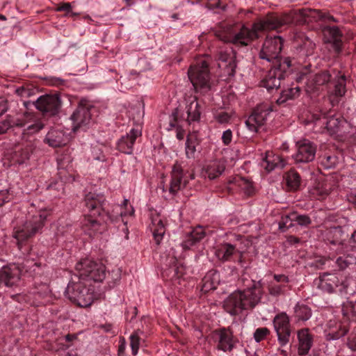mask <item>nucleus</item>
<instances>
[{"instance_id": "nucleus-60", "label": "nucleus", "mask_w": 356, "mask_h": 356, "mask_svg": "<svg viewBox=\"0 0 356 356\" xmlns=\"http://www.w3.org/2000/svg\"><path fill=\"white\" fill-rule=\"evenodd\" d=\"M11 124L8 120H4L0 123V134H4L11 127Z\"/></svg>"}, {"instance_id": "nucleus-41", "label": "nucleus", "mask_w": 356, "mask_h": 356, "mask_svg": "<svg viewBox=\"0 0 356 356\" xmlns=\"http://www.w3.org/2000/svg\"><path fill=\"white\" fill-rule=\"evenodd\" d=\"M286 186L289 191H296L299 188L301 178L299 174L294 170H289L285 176Z\"/></svg>"}, {"instance_id": "nucleus-34", "label": "nucleus", "mask_w": 356, "mask_h": 356, "mask_svg": "<svg viewBox=\"0 0 356 356\" xmlns=\"http://www.w3.org/2000/svg\"><path fill=\"white\" fill-rule=\"evenodd\" d=\"M187 120L189 122L199 121L200 118V104L196 97H191L186 105Z\"/></svg>"}, {"instance_id": "nucleus-51", "label": "nucleus", "mask_w": 356, "mask_h": 356, "mask_svg": "<svg viewBox=\"0 0 356 356\" xmlns=\"http://www.w3.org/2000/svg\"><path fill=\"white\" fill-rule=\"evenodd\" d=\"M231 114L226 111H220L219 113H217L215 115V119L219 122V123H227L230 118H231Z\"/></svg>"}, {"instance_id": "nucleus-59", "label": "nucleus", "mask_w": 356, "mask_h": 356, "mask_svg": "<svg viewBox=\"0 0 356 356\" xmlns=\"http://www.w3.org/2000/svg\"><path fill=\"white\" fill-rule=\"evenodd\" d=\"M274 280L276 281V283L278 284H287L289 282V277L286 276L285 275H276L275 274Z\"/></svg>"}, {"instance_id": "nucleus-31", "label": "nucleus", "mask_w": 356, "mask_h": 356, "mask_svg": "<svg viewBox=\"0 0 356 356\" xmlns=\"http://www.w3.org/2000/svg\"><path fill=\"white\" fill-rule=\"evenodd\" d=\"M34 149V144L32 142H29L25 146L20 147L17 150H15L12 156L13 162L22 164L28 161L31 154Z\"/></svg>"}, {"instance_id": "nucleus-40", "label": "nucleus", "mask_w": 356, "mask_h": 356, "mask_svg": "<svg viewBox=\"0 0 356 356\" xmlns=\"http://www.w3.org/2000/svg\"><path fill=\"white\" fill-rule=\"evenodd\" d=\"M200 142L195 134H191L187 136L185 144V153L188 159H195L196 153V147L199 145Z\"/></svg>"}, {"instance_id": "nucleus-57", "label": "nucleus", "mask_w": 356, "mask_h": 356, "mask_svg": "<svg viewBox=\"0 0 356 356\" xmlns=\"http://www.w3.org/2000/svg\"><path fill=\"white\" fill-rule=\"evenodd\" d=\"M57 11H65L67 13H71L72 15H76V13H72V6L70 3H62L56 8Z\"/></svg>"}, {"instance_id": "nucleus-61", "label": "nucleus", "mask_w": 356, "mask_h": 356, "mask_svg": "<svg viewBox=\"0 0 356 356\" xmlns=\"http://www.w3.org/2000/svg\"><path fill=\"white\" fill-rule=\"evenodd\" d=\"M126 349V342L125 339L122 338L120 340V344L119 345L118 348V355L119 356H124V351Z\"/></svg>"}, {"instance_id": "nucleus-10", "label": "nucleus", "mask_w": 356, "mask_h": 356, "mask_svg": "<svg viewBox=\"0 0 356 356\" xmlns=\"http://www.w3.org/2000/svg\"><path fill=\"white\" fill-rule=\"evenodd\" d=\"M273 323L280 345L286 346L289 342L291 335L289 317L285 312H281L274 317Z\"/></svg>"}, {"instance_id": "nucleus-33", "label": "nucleus", "mask_w": 356, "mask_h": 356, "mask_svg": "<svg viewBox=\"0 0 356 356\" xmlns=\"http://www.w3.org/2000/svg\"><path fill=\"white\" fill-rule=\"evenodd\" d=\"M204 236L205 233L202 227H196L189 234L186 236L181 243V246L184 250L190 249L191 247L200 241Z\"/></svg>"}, {"instance_id": "nucleus-32", "label": "nucleus", "mask_w": 356, "mask_h": 356, "mask_svg": "<svg viewBox=\"0 0 356 356\" xmlns=\"http://www.w3.org/2000/svg\"><path fill=\"white\" fill-rule=\"evenodd\" d=\"M323 33L327 37V41L333 43V47L337 51H339L341 47V33L337 26H327L323 29Z\"/></svg>"}, {"instance_id": "nucleus-26", "label": "nucleus", "mask_w": 356, "mask_h": 356, "mask_svg": "<svg viewBox=\"0 0 356 356\" xmlns=\"http://www.w3.org/2000/svg\"><path fill=\"white\" fill-rule=\"evenodd\" d=\"M151 229L156 244H159L165 233V223L164 219L159 213L152 215Z\"/></svg>"}, {"instance_id": "nucleus-64", "label": "nucleus", "mask_w": 356, "mask_h": 356, "mask_svg": "<svg viewBox=\"0 0 356 356\" xmlns=\"http://www.w3.org/2000/svg\"><path fill=\"white\" fill-rule=\"evenodd\" d=\"M323 15H325V16L321 19L336 22L334 17L333 16H332L331 15H330L329 13H323Z\"/></svg>"}, {"instance_id": "nucleus-23", "label": "nucleus", "mask_w": 356, "mask_h": 356, "mask_svg": "<svg viewBox=\"0 0 356 356\" xmlns=\"http://www.w3.org/2000/svg\"><path fill=\"white\" fill-rule=\"evenodd\" d=\"M331 75L327 71H323L307 78L306 90L308 92L317 91L319 88L330 81Z\"/></svg>"}, {"instance_id": "nucleus-7", "label": "nucleus", "mask_w": 356, "mask_h": 356, "mask_svg": "<svg viewBox=\"0 0 356 356\" xmlns=\"http://www.w3.org/2000/svg\"><path fill=\"white\" fill-rule=\"evenodd\" d=\"M282 44L283 40L280 36L266 37L259 52V58L272 63V65H279L280 62H283L280 57Z\"/></svg>"}, {"instance_id": "nucleus-38", "label": "nucleus", "mask_w": 356, "mask_h": 356, "mask_svg": "<svg viewBox=\"0 0 356 356\" xmlns=\"http://www.w3.org/2000/svg\"><path fill=\"white\" fill-rule=\"evenodd\" d=\"M236 251L234 245L229 243H222L218 246L215 254L219 260L226 261L231 259Z\"/></svg>"}, {"instance_id": "nucleus-37", "label": "nucleus", "mask_w": 356, "mask_h": 356, "mask_svg": "<svg viewBox=\"0 0 356 356\" xmlns=\"http://www.w3.org/2000/svg\"><path fill=\"white\" fill-rule=\"evenodd\" d=\"M184 273L185 268L184 266L175 261L172 266H170L163 270V276L171 280H179L182 277Z\"/></svg>"}, {"instance_id": "nucleus-4", "label": "nucleus", "mask_w": 356, "mask_h": 356, "mask_svg": "<svg viewBox=\"0 0 356 356\" xmlns=\"http://www.w3.org/2000/svg\"><path fill=\"white\" fill-rule=\"evenodd\" d=\"M51 211L46 208H37L31 204L27 209L26 220L24 223L15 228L13 237L19 242L27 240L37 234L44 227Z\"/></svg>"}, {"instance_id": "nucleus-43", "label": "nucleus", "mask_w": 356, "mask_h": 356, "mask_svg": "<svg viewBox=\"0 0 356 356\" xmlns=\"http://www.w3.org/2000/svg\"><path fill=\"white\" fill-rule=\"evenodd\" d=\"M312 316L311 309L304 305L298 304L295 307V316L298 321H307Z\"/></svg>"}, {"instance_id": "nucleus-11", "label": "nucleus", "mask_w": 356, "mask_h": 356, "mask_svg": "<svg viewBox=\"0 0 356 356\" xmlns=\"http://www.w3.org/2000/svg\"><path fill=\"white\" fill-rule=\"evenodd\" d=\"M37 109L43 114L54 116L57 115L61 108V100L58 95H45L40 96L35 102Z\"/></svg>"}, {"instance_id": "nucleus-47", "label": "nucleus", "mask_w": 356, "mask_h": 356, "mask_svg": "<svg viewBox=\"0 0 356 356\" xmlns=\"http://www.w3.org/2000/svg\"><path fill=\"white\" fill-rule=\"evenodd\" d=\"M130 346L133 355H136L138 353L140 343V338L139 337V331H136L132 333L129 337Z\"/></svg>"}, {"instance_id": "nucleus-50", "label": "nucleus", "mask_w": 356, "mask_h": 356, "mask_svg": "<svg viewBox=\"0 0 356 356\" xmlns=\"http://www.w3.org/2000/svg\"><path fill=\"white\" fill-rule=\"evenodd\" d=\"M270 334V330L267 327L257 328L254 333V339L257 342L264 340Z\"/></svg>"}, {"instance_id": "nucleus-3", "label": "nucleus", "mask_w": 356, "mask_h": 356, "mask_svg": "<svg viewBox=\"0 0 356 356\" xmlns=\"http://www.w3.org/2000/svg\"><path fill=\"white\" fill-rule=\"evenodd\" d=\"M261 289L259 282L252 281L250 287L243 291H236L224 301L225 309L231 315H237L243 310L254 307L260 301Z\"/></svg>"}, {"instance_id": "nucleus-14", "label": "nucleus", "mask_w": 356, "mask_h": 356, "mask_svg": "<svg viewBox=\"0 0 356 356\" xmlns=\"http://www.w3.org/2000/svg\"><path fill=\"white\" fill-rule=\"evenodd\" d=\"M72 122L73 131L79 129H86L92 122L90 109L89 107L79 104L70 116Z\"/></svg>"}, {"instance_id": "nucleus-8", "label": "nucleus", "mask_w": 356, "mask_h": 356, "mask_svg": "<svg viewBox=\"0 0 356 356\" xmlns=\"http://www.w3.org/2000/svg\"><path fill=\"white\" fill-rule=\"evenodd\" d=\"M194 179V175L191 173L187 177L186 174L184 172L181 163L177 161L173 165L168 186H165L161 183L160 187L163 193L168 191L170 195L174 196L186 186L189 179Z\"/></svg>"}, {"instance_id": "nucleus-13", "label": "nucleus", "mask_w": 356, "mask_h": 356, "mask_svg": "<svg viewBox=\"0 0 356 356\" xmlns=\"http://www.w3.org/2000/svg\"><path fill=\"white\" fill-rule=\"evenodd\" d=\"M296 153L293 159L296 163H309L312 161L316 156V145L307 139L296 142Z\"/></svg>"}, {"instance_id": "nucleus-16", "label": "nucleus", "mask_w": 356, "mask_h": 356, "mask_svg": "<svg viewBox=\"0 0 356 356\" xmlns=\"http://www.w3.org/2000/svg\"><path fill=\"white\" fill-rule=\"evenodd\" d=\"M313 121L316 125L323 126L327 129L330 135L337 134L344 120L340 115H314Z\"/></svg>"}, {"instance_id": "nucleus-56", "label": "nucleus", "mask_w": 356, "mask_h": 356, "mask_svg": "<svg viewBox=\"0 0 356 356\" xmlns=\"http://www.w3.org/2000/svg\"><path fill=\"white\" fill-rule=\"evenodd\" d=\"M332 243L334 245H338L337 250L339 253L345 254L348 252V247L343 242V241H332Z\"/></svg>"}, {"instance_id": "nucleus-17", "label": "nucleus", "mask_w": 356, "mask_h": 356, "mask_svg": "<svg viewBox=\"0 0 356 356\" xmlns=\"http://www.w3.org/2000/svg\"><path fill=\"white\" fill-rule=\"evenodd\" d=\"M83 202L85 207L88 211V213L97 215L99 217L108 214L103 208L106 202L103 195L89 192L86 194Z\"/></svg>"}, {"instance_id": "nucleus-24", "label": "nucleus", "mask_w": 356, "mask_h": 356, "mask_svg": "<svg viewBox=\"0 0 356 356\" xmlns=\"http://www.w3.org/2000/svg\"><path fill=\"white\" fill-rule=\"evenodd\" d=\"M32 116L30 115H24L20 118L16 120L14 125L19 127H25L24 129L23 134H33L41 130L44 125L38 120L31 121Z\"/></svg>"}, {"instance_id": "nucleus-54", "label": "nucleus", "mask_w": 356, "mask_h": 356, "mask_svg": "<svg viewBox=\"0 0 356 356\" xmlns=\"http://www.w3.org/2000/svg\"><path fill=\"white\" fill-rule=\"evenodd\" d=\"M353 311V305L351 302H347L343 305L342 313L344 317L347 319H350V316Z\"/></svg>"}, {"instance_id": "nucleus-25", "label": "nucleus", "mask_w": 356, "mask_h": 356, "mask_svg": "<svg viewBox=\"0 0 356 356\" xmlns=\"http://www.w3.org/2000/svg\"><path fill=\"white\" fill-rule=\"evenodd\" d=\"M298 352L300 355L308 354L313 344V337L307 328L302 329L298 332Z\"/></svg>"}, {"instance_id": "nucleus-39", "label": "nucleus", "mask_w": 356, "mask_h": 356, "mask_svg": "<svg viewBox=\"0 0 356 356\" xmlns=\"http://www.w3.org/2000/svg\"><path fill=\"white\" fill-rule=\"evenodd\" d=\"M318 159L321 165L325 169L333 168L338 163V157L330 150L321 152Z\"/></svg>"}, {"instance_id": "nucleus-44", "label": "nucleus", "mask_w": 356, "mask_h": 356, "mask_svg": "<svg viewBox=\"0 0 356 356\" xmlns=\"http://www.w3.org/2000/svg\"><path fill=\"white\" fill-rule=\"evenodd\" d=\"M234 182L244 192L245 194L250 195L253 193L254 188L252 183L247 179L236 177L234 179Z\"/></svg>"}, {"instance_id": "nucleus-53", "label": "nucleus", "mask_w": 356, "mask_h": 356, "mask_svg": "<svg viewBox=\"0 0 356 356\" xmlns=\"http://www.w3.org/2000/svg\"><path fill=\"white\" fill-rule=\"evenodd\" d=\"M13 199V195L10 193L9 190L0 191V207L5 203L10 202Z\"/></svg>"}, {"instance_id": "nucleus-22", "label": "nucleus", "mask_w": 356, "mask_h": 356, "mask_svg": "<svg viewBox=\"0 0 356 356\" xmlns=\"http://www.w3.org/2000/svg\"><path fill=\"white\" fill-rule=\"evenodd\" d=\"M213 337L218 343L217 348L224 352L231 351L234 347L233 334L225 328L216 330L213 332Z\"/></svg>"}, {"instance_id": "nucleus-63", "label": "nucleus", "mask_w": 356, "mask_h": 356, "mask_svg": "<svg viewBox=\"0 0 356 356\" xmlns=\"http://www.w3.org/2000/svg\"><path fill=\"white\" fill-rule=\"evenodd\" d=\"M185 131L181 129H177V138L179 140H182L184 138Z\"/></svg>"}, {"instance_id": "nucleus-20", "label": "nucleus", "mask_w": 356, "mask_h": 356, "mask_svg": "<svg viewBox=\"0 0 356 356\" xmlns=\"http://www.w3.org/2000/svg\"><path fill=\"white\" fill-rule=\"evenodd\" d=\"M333 89L329 92V98L332 104H337L339 99L343 97L346 92V76L338 72L334 76L333 81Z\"/></svg>"}, {"instance_id": "nucleus-6", "label": "nucleus", "mask_w": 356, "mask_h": 356, "mask_svg": "<svg viewBox=\"0 0 356 356\" xmlns=\"http://www.w3.org/2000/svg\"><path fill=\"white\" fill-rule=\"evenodd\" d=\"M289 58H285L279 65H272L270 70L261 81V86L268 91L277 90L281 85V81L284 79L285 74L291 66Z\"/></svg>"}, {"instance_id": "nucleus-48", "label": "nucleus", "mask_w": 356, "mask_h": 356, "mask_svg": "<svg viewBox=\"0 0 356 356\" xmlns=\"http://www.w3.org/2000/svg\"><path fill=\"white\" fill-rule=\"evenodd\" d=\"M287 286V284L270 283L268 291L270 295L278 296L283 294L286 291Z\"/></svg>"}, {"instance_id": "nucleus-18", "label": "nucleus", "mask_w": 356, "mask_h": 356, "mask_svg": "<svg viewBox=\"0 0 356 356\" xmlns=\"http://www.w3.org/2000/svg\"><path fill=\"white\" fill-rule=\"evenodd\" d=\"M21 273V268L15 264L4 266L0 269V284L7 287L15 286L20 280Z\"/></svg>"}, {"instance_id": "nucleus-49", "label": "nucleus", "mask_w": 356, "mask_h": 356, "mask_svg": "<svg viewBox=\"0 0 356 356\" xmlns=\"http://www.w3.org/2000/svg\"><path fill=\"white\" fill-rule=\"evenodd\" d=\"M356 263V257L350 254L344 255L339 257L337 259V264L341 269H344L348 266V265Z\"/></svg>"}, {"instance_id": "nucleus-9", "label": "nucleus", "mask_w": 356, "mask_h": 356, "mask_svg": "<svg viewBox=\"0 0 356 356\" xmlns=\"http://www.w3.org/2000/svg\"><path fill=\"white\" fill-rule=\"evenodd\" d=\"M108 219H110L108 214L101 217L94 214H86L81 222V229L86 234L93 237L104 231Z\"/></svg>"}, {"instance_id": "nucleus-28", "label": "nucleus", "mask_w": 356, "mask_h": 356, "mask_svg": "<svg viewBox=\"0 0 356 356\" xmlns=\"http://www.w3.org/2000/svg\"><path fill=\"white\" fill-rule=\"evenodd\" d=\"M286 161L279 155L274 154L271 152H267L263 159L261 165L270 172L276 168H282L285 166Z\"/></svg>"}, {"instance_id": "nucleus-62", "label": "nucleus", "mask_w": 356, "mask_h": 356, "mask_svg": "<svg viewBox=\"0 0 356 356\" xmlns=\"http://www.w3.org/2000/svg\"><path fill=\"white\" fill-rule=\"evenodd\" d=\"M99 149H95V148L93 149L94 159L97 160V161H105L106 159H105V156L104 155H103L102 154H100V155L99 154L97 155V152H99Z\"/></svg>"}, {"instance_id": "nucleus-30", "label": "nucleus", "mask_w": 356, "mask_h": 356, "mask_svg": "<svg viewBox=\"0 0 356 356\" xmlns=\"http://www.w3.org/2000/svg\"><path fill=\"white\" fill-rule=\"evenodd\" d=\"M45 140L53 147L65 145L67 142V136L59 129H51L47 134Z\"/></svg>"}, {"instance_id": "nucleus-27", "label": "nucleus", "mask_w": 356, "mask_h": 356, "mask_svg": "<svg viewBox=\"0 0 356 356\" xmlns=\"http://www.w3.org/2000/svg\"><path fill=\"white\" fill-rule=\"evenodd\" d=\"M225 169V163L221 160L209 161L203 168V172L209 179H214L220 176Z\"/></svg>"}, {"instance_id": "nucleus-1", "label": "nucleus", "mask_w": 356, "mask_h": 356, "mask_svg": "<svg viewBox=\"0 0 356 356\" xmlns=\"http://www.w3.org/2000/svg\"><path fill=\"white\" fill-rule=\"evenodd\" d=\"M323 13L319 10L302 8L287 14H269L254 23L251 28L243 26L240 31L231 36L227 41L243 46H247L259 37L262 31L279 29L294 22L309 23L323 18Z\"/></svg>"}, {"instance_id": "nucleus-42", "label": "nucleus", "mask_w": 356, "mask_h": 356, "mask_svg": "<svg viewBox=\"0 0 356 356\" xmlns=\"http://www.w3.org/2000/svg\"><path fill=\"white\" fill-rule=\"evenodd\" d=\"M316 49V44L308 37H305L299 47V54L303 56L313 55Z\"/></svg>"}, {"instance_id": "nucleus-46", "label": "nucleus", "mask_w": 356, "mask_h": 356, "mask_svg": "<svg viewBox=\"0 0 356 356\" xmlns=\"http://www.w3.org/2000/svg\"><path fill=\"white\" fill-rule=\"evenodd\" d=\"M294 217H296V213H291L289 215L282 216V218L279 222V228L282 231L289 229L293 226V222L295 221Z\"/></svg>"}, {"instance_id": "nucleus-15", "label": "nucleus", "mask_w": 356, "mask_h": 356, "mask_svg": "<svg viewBox=\"0 0 356 356\" xmlns=\"http://www.w3.org/2000/svg\"><path fill=\"white\" fill-rule=\"evenodd\" d=\"M315 283L321 290L331 293L337 287L343 284V277L341 273H325L320 275Z\"/></svg>"}, {"instance_id": "nucleus-21", "label": "nucleus", "mask_w": 356, "mask_h": 356, "mask_svg": "<svg viewBox=\"0 0 356 356\" xmlns=\"http://www.w3.org/2000/svg\"><path fill=\"white\" fill-rule=\"evenodd\" d=\"M235 56L231 48L221 49L218 53V65L225 70L229 76H234L236 64L235 62Z\"/></svg>"}, {"instance_id": "nucleus-55", "label": "nucleus", "mask_w": 356, "mask_h": 356, "mask_svg": "<svg viewBox=\"0 0 356 356\" xmlns=\"http://www.w3.org/2000/svg\"><path fill=\"white\" fill-rule=\"evenodd\" d=\"M232 140V131L227 129L222 133V141L225 145H229Z\"/></svg>"}, {"instance_id": "nucleus-19", "label": "nucleus", "mask_w": 356, "mask_h": 356, "mask_svg": "<svg viewBox=\"0 0 356 356\" xmlns=\"http://www.w3.org/2000/svg\"><path fill=\"white\" fill-rule=\"evenodd\" d=\"M142 135L141 128H132L126 136H122L117 143L118 149L124 154H131L136 140Z\"/></svg>"}, {"instance_id": "nucleus-12", "label": "nucleus", "mask_w": 356, "mask_h": 356, "mask_svg": "<svg viewBox=\"0 0 356 356\" xmlns=\"http://www.w3.org/2000/svg\"><path fill=\"white\" fill-rule=\"evenodd\" d=\"M271 111L268 105L258 106L245 121L248 129L250 131L257 132L259 129L266 123Z\"/></svg>"}, {"instance_id": "nucleus-35", "label": "nucleus", "mask_w": 356, "mask_h": 356, "mask_svg": "<svg viewBox=\"0 0 356 356\" xmlns=\"http://www.w3.org/2000/svg\"><path fill=\"white\" fill-rule=\"evenodd\" d=\"M220 275L216 270H209L202 280V290L209 291L216 289L219 284Z\"/></svg>"}, {"instance_id": "nucleus-2", "label": "nucleus", "mask_w": 356, "mask_h": 356, "mask_svg": "<svg viewBox=\"0 0 356 356\" xmlns=\"http://www.w3.org/2000/svg\"><path fill=\"white\" fill-rule=\"evenodd\" d=\"M78 281L70 282L65 290L67 298L81 307H88L95 299L92 282H102L106 277V268L102 263L89 258L79 261L75 266Z\"/></svg>"}, {"instance_id": "nucleus-58", "label": "nucleus", "mask_w": 356, "mask_h": 356, "mask_svg": "<svg viewBox=\"0 0 356 356\" xmlns=\"http://www.w3.org/2000/svg\"><path fill=\"white\" fill-rule=\"evenodd\" d=\"M348 346L353 350H356V327L354 329L353 332L348 338Z\"/></svg>"}, {"instance_id": "nucleus-45", "label": "nucleus", "mask_w": 356, "mask_h": 356, "mask_svg": "<svg viewBox=\"0 0 356 356\" xmlns=\"http://www.w3.org/2000/svg\"><path fill=\"white\" fill-rule=\"evenodd\" d=\"M300 89L298 86L284 90L282 91L281 97L277 99V102L284 103L289 99L298 97L300 95Z\"/></svg>"}, {"instance_id": "nucleus-5", "label": "nucleus", "mask_w": 356, "mask_h": 356, "mask_svg": "<svg viewBox=\"0 0 356 356\" xmlns=\"http://www.w3.org/2000/svg\"><path fill=\"white\" fill-rule=\"evenodd\" d=\"M188 78L195 90L206 92L210 89V73L209 64L204 58H199L191 65L188 70Z\"/></svg>"}, {"instance_id": "nucleus-36", "label": "nucleus", "mask_w": 356, "mask_h": 356, "mask_svg": "<svg viewBox=\"0 0 356 356\" xmlns=\"http://www.w3.org/2000/svg\"><path fill=\"white\" fill-rule=\"evenodd\" d=\"M331 191V185L325 181H318L310 188L311 195L317 199H323Z\"/></svg>"}, {"instance_id": "nucleus-52", "label": "nucleus", "mask_w": 356, "mask_h": 356, "mask_svg": "<svg viewBox=\"0 0 356 356\" xmlns=\"http://www.w3.org/2000/svg\"><path fill=\"white\" fill-rule=\"evenodd\" d=\"M294 220L300 226H308L312 222L310 218L307 215H297L296 213Z\"/></svg>"}, {"instance_id": "nucleus-29", "label": "nucleus", "mask_w": 356, "mask_h": 356, "mask_svg": "<svg viewBox=\"0 0 356 356\" xmlns=\"http://www.w3.org/2000/svg\"><path fill=\"white\" fill-rule=\"evenodd\" d=\"M348 327L341 323L330 321L326 338L327 340H337L343 337L348 332Z\"/></svg>"}]
</instances>
